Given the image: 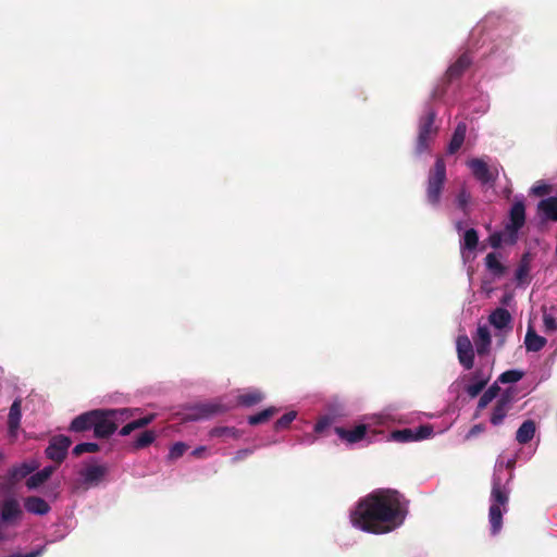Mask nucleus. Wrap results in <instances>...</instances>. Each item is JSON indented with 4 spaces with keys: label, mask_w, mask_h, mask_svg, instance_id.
<instances>
[{
    "label": "nucleus",
    "mask_w": 557,
    "mask_h": 557,
    "mask_svg": "<svg viewBox=\"0 0 557 557\" xmlns=\"http://www.w3.org/2000/svg\"><path fill=\"white\" fill-rule=\"evenodd\" d=\"M549 190L550 188L546 183H544L543 181H539L532 186L531 194L535 196H544L548 194Z\"/></svg>",
    "instance_id": "37998d69"
},
{
    "label": "nucleus",
    "mask_w": 557,
    "mask_h": 557,
    "mask_svg": "<svg viewBox=\"0 0 557 557\" xmlns=\"http://www.w3.org/2000/svg\"><path fill=\"white\" fill-rule=\"evenodd\" d=\"M478 240V234L474 228H469L463 233L460 240V250L465 263L474 259V251L476 249Z\"/></svg>",
    "instance_id": "4468645a"
},
{
    "label": "nucleus",
    "mask_w": 557,
    "mask_h": 557,
    "mask_svg": "<svg viewBox=\"0 0 557 557\" xmlns=\"http://www.w3.org/2000/svg\"><path fill=\"white\" fill-rule=\"evenodd\" d=\"M529 271H530L529 263H528V261H525L523 259L522 262L519 264V267L516 270V280H517L518 284L527 283V278L529 276Z\"/></svg>",
    "instance_id": "58836bf2"
},
{
    "label": "nucleus",
    "mask_w": 557,
    "mask_h": 557,
    "mask_svg": "<svg viewBox=\"0 0 557 557\" xmlns=\"http://www.w3.org/2000/svg\"><path fill=\"white\" fill-rule=\"evenodd\" d=\"M456 348L460 364L470 370L473 367L474 352L471 341L467 335H459L456 341Z\"/></svg>",
    "instance_id": "ddd939ff"
},
{
    "label": "nucleus",
    "mask_w": 557,
    "mask_h": 557,
    "mask_svg": "<svg viewBox=\"0 0 557 557\" xmlns=\"http://www.w3.org/2000/svg\"><path fill=\"white\" fill-rule=\"evenodd\" d=\"M38 468V462L35 460L25 461L18 466L13 467L10 470V478L13 481H18L30 473H33Z\"/></svg>",
    "instance_id": "393cba45"
},
{
    "label": "nucleus",
    "mask_w": 557,
    "mask_h": 557,
    "mask_svg": "<svg viewBox=\"0 0 557 557\" xmlns=\"http://www.w3.org/2000/svg\"><path fill=\"white\" fill-rule=\"evenodd\" d=\"M207 447L206 446H198L193 451L191 455L196 458H202L203 454L206 453Z\"/></svg>",
    "instance_id": "603ef678"
},
{
    "label": "nucleus",
    "mask_w": 557,
    "mask_h": 557,
    "mask_svg": "<svg viewBox=\"0 0 557 557\" xmlns=\"http://www.w3.org/2000/svg\"><path fill=\"white\" fill-rule=\"evenodd\" d=\"M252 453H253V450L250 449V448H245V449L237 450L234 454L233 458H232V462L236 463V462H238L240 460H244L245 458L250 456Z\"/></svg>",
    "instance_id": "49530a36"
},
{
    "label": "nucleus",
    "mask_w": 557,
    "mask_h": 557,
    "mask_svg": "<svg viewBox=\"0 0 557 557\" xmlns=\"http://www.w3.org/2000/svg\"><path fill=\"white\" fill-rule=\"evenodd\" d=\"M537 210L543 221L557 222V197H548L541 200L537 205Z\"/></svg>",
    "instance_id": "dca6fc26"
},
{
    "label": "nucleus",
    "mask_w": 557,
    "mask_h": 557,
    "mask_svg": "<svg viewBox=\"0 0 557 557\" xmlns=\"http://www.w3.org/2000/svg\"><path fill=\"white\" fill-rule=\"evenodd\" d=\"M3 460V454L2 451L0 450V462Z\"/></svg>",
    "instance_id": "6e6d98bb"
},
{
    "label": "nucleus",
    "mask_w": 557,
    "mask_h": 557,
    "mask_svg": "<svg viewBox=\"0 0 557 557\" xmlns=\"http://www.w3.org/2000/svg\"><path fill=\"white\" fill-rule=\"evenodd\" d=\"M297 412L296 411H289L282 416L274 424L275 430H283L287 429L289 424L296 419Z\"/></svg>",
    "instance_id": "e433bc0d"
},
{
    "label": "nucleus",
    "mask_w": 557,
    "mask_h": 557,
    "mask_svg": "<svg viewBox=\"0 0 557 557\" xmlns=\"http://www.w3.org/2000/svg\"><path fill=\"white\" fill-rule=\"evenodd\" d=\"M21 404L20 400H14L10 407L8 426H9V436L11 438H15L17 435V430L21 422Z\"/></svg>",
    "instance_id": "f3484780"
},
{
    "label": "nucleus",
    "mask_w": 557,
    "mask_h": 557,
    "mask_svg": "<svg viewBox=\"0 0 557 557\" xmlns=\"http://www.w3.org/2000/svg\"><path fill=\"white\" fill-rule=\"evenodd\" d=\"M469 201H470V194H469L467 190L462 189V190L458 194V196H457V205H458V207H459L461 210H463V211H465V210H466V208H467V206H468V203H469Z\"/></svg>",
    "instance_id": "c03bdc74"
},
{
    "label": "nucleus",
    "mask_w": 557,
    "mask_h": 557,
    "mask_svg": "<svg viewBox=\"0 0 557 557\" xmlns=\"http://www.w3.org/2000/svg\"><path fill=\"white\" fill-rule=\"evenodd\" d=\"M24 507L28 512L39 516L47 515L50 511V506L48 503L45 499L36 496L25 498Z\"/></svg>",
    "instance_id": "a211bd4d"
},
{
    "label": "nucleus",
    "mask_w": 557,
    "mask_h": 557,
    "mask_svg": "<svg viewBox=\"0 0 557 557\" xmlns=\"http://www.w3.org/2000/svg\"><path fill=\"white\" fill-rule=\"evenodd\" d=\"M23 511L14 498H7L0 505V542L14 537L13 529L20 523Z\"/></svg>",
    "instance_id": "39448f33"
},
{
    "label": "nucleus",
    "mask_w": 557,
    "mask_h": 557,
    "mask_svg": "<svg viewBox=\"0 0 557 557\" xmlns=\"http://www.w3.org/2000/svg\"><path fill=\"white\" fill-rule=\"evenodd\" d=\"M54 469H55L54 467L48 466V467H45L44 469H41L40 471H37L36 473L32 474L26 481V486L29 490L37 488L38 486L44 484L51 476Z\"/></svg>",
    "instance_id": "a878e982"
},
{
    "label": "nucleus",
    "mask_w": 557,
    "mask_h": 557,
    "mask_svg": "<svg viewBox=\"0 0 557 557\" xmlns=\"http://www.w3.org/2000/svg\"><path fill=\"white\" fill-rule=\"evenodd\" d=\"M277 411H278L277 408L269 407L256 414L249 416L248 423L250 425H257L260 423H264V422L269 421Z\"/></svg>",
    "instance_id": "2f4dec72"
},
{
    "label": "nucleus",
    "mask_w": 557,
    "mask_h": 557,
    "mask_svg": "<svg viewBox=\"0 0 557 557\" xmlns=\"http://www.w3.org/2000/svg\"><path fill=\"white\" fill-rule=\"evenodd\" d=\"M546 344V338L543 336H540L535 333L533 327L529 325L525 338H524V345L528 351H540Z\"/></svg>",
    "instance_id": "4be33fe9"
},
{
    "label": "nucleus",
    "mask_w": 557,
    "mask_h": 557,
    "mask_svg": "<svg viewBox=\"0 0 557 557\" xmlns=\"http://www.w3.org/2000/svg\"><path fill=\"white\" fill-rule=\"evenodd\" d=\"M234 406L233 401L223 403L222 399L200 404L188 414L191 420L205 419L212 414L221 413Z\"/></svg>",
    "instance_id": "9b49d317"
},
{
    "label": "nucleus",
    "mask_w": 557,
    "mask_h": 557,
    "mask_svg": "<svg viewBox=\"0 0 557 557\" xmlns=\"http://www.w3.org/2000/svg\"><path fill=\"white\" fill-rule=\"evenodd\" d=\"M490 324L498 331L509 330L511 323V315H488Z\"/></svg>",
    "instance_id": "f704fd0d"
},
{
    "label": "nucleus",
    "mask_w": 557,
    "mask_h": 557,
    "mask_svg": "<svg viewBox=\"0 0 557 557\" xmlns=\"http://www.w3.org/2000/svg\"><path fill=\"white\" fill-rule=\"evenodd\" d=\"M97 418H95L94 433L97 437H108L116 430L114 420L124 416L128 417V409L101 410L96 409Z\"/></svg>",
    "instance_id": "0eeeda50"
},
{
    "label": "nucleus",
    "mask_w": 557,
    "mask_h": 557,
    "mask_svg": "<svg viewBox=\"0 0 557 557\" xmlns=\"http://www.w3.org/2000/svg\"><path fill=\"white\" fill-rule=\"evenodd\" d=\"M187 449V445L183 442L173 444L169 451V459L175 460L184 455Z\"/></svg>",
    "instance_id": "79ce46f5"
},
{
    "label": "nucleus",
    "mask_w": 557,
    "mask_h": 557,
    "mask_svg": "<svg viewBox=\"0 0 557 557\" xmlns=\"http://www.w3.org/2000/svg\"><path fill=\"white\" fill-rule=\"evenodd\" d=\"M407 420L395 408H386L380 413L368 416L363 422L351 430L336 426L335 433L349 445L366 442L370 444L380 441L383 429H391L395 424L405 423Z\"/></svg>",
    "instance_id": "7ed1b4c3"
},
{
    "label": "nucleus",
    "mask_w": 557,
    "mask_h": 557,
    "mask_svg": "<svg viewBox=\"0 0 557 557\" xmlns=\"http://www.w3.org/2000/svg\"><path fill=\"white\" fill-rule=\"evenodd\" d=\"M70 446L71 440L67 436H54L51 438L48 447L46 448V455L49 459L60 463L65 458Z\"/></svg>",
    "instance_id": "f8f14e48"
},
{
    "label": "nucleus",
    "mask_w": 557,
    "mask_h": 557,
    "mask_svg": "<svg viewBox=\"0 0 557 557\" xmlns=\"http://www.w3.org/2000/svg\"><path fill=\"white\" fill-rule=\"evenodd\" d=\"M486 268L496 275H500L504 271L502 263L497 256L493 252L488 253L485 258Z\"/></svg>",
    "instance_id": "c9c22d12"
},
{
    "label": "nucleus",
    "mask_w": 557,
    "mask_h": 557,
    "mask_svg": "<svg viewBox=\"0 0 557 557\" xmlns=\"http://www.w3.org/2000/svg\"><path fill=\"white\" fill-rule=\"evenodd\" d=\"M468 168L470 169L473 176L481 184H491L493 185L497 178L498 171L495 165H488V163L483 158H473L467 162Z\"/></svg>",
    "instance_id": "9d476101"
},
{
    "label": "nucleus",
    "mask_w": 557,
    "mask_h": 557,
    "mask_svg": "<svg viewBox=\"0 0 557 557\" xmlns=\"http://www.w3.org/2000/svg\"><path fill=\"white\" fill-rule=\"evenodd\" d=\"M466 133H467V124L465 122L458 123L454 131L453 137L449 141V145H448V149H447L448 153L453 154L461 148V146L465 141V138H466Z\"/></svg>",
    "instance_id": "412c9836"
},
{
    "label": "nucleus",
    "mask_w": 557,
    "mask_h": 557,
    "mask_svg": "<svg viewBox=\"0 0 557 557\" xmlns=\"http://www.w3.org/2000/svg\"><path fill=\"white\" fill-rule=\"evenodd\" d=\"M317 441V437L311 434V433H308V434H305L302 435L299 440H298V443L300 445H306V446H310V445H313Z\"/></svg>",
    "instance_id": "8fccbe9b"
},
{
    "label": "nucleus",
    "mask_w": 557,
    "mask_h": 557,
    "mask_svg": "<svg viewBox=\"0 0 557 557\" xmlns=\"http://www.w3.org/2000/svg\"><path fill=\"white\" fill-rule=\"evenodd\" d=\"M98 449H99V446L96 443H91V442L79 443L74 447L73 454L78 456L84 453H96V451H98Z\"/></svg>",
    "instance_id": "ea45409f"
},
{
    "label": "nucleus",
    "mask_w": 557,
    "mask_h": 557,
    "mask_svg": "<svg viewBox=\"0 0 557 557\" xmlns=\"http://www.w3.org/2000/svg\"><path fill=\"white\" fill-rule=\"evenodd\" d=\"M154 440L156 433L153 431H145L135 440L133 446L135 449H141L152 444Z\"/></svg>",
    "instance_id": "72a5a7b5"
},
{
    "label": "nucleus",
    "mask_w": 557,
    "mask_h": 557,
    "mask_svg": "<svg viewBox=\"0 0 557 557\" xmlns=\"http://www.w3.org/2000/svg\"><path fill=\"white\" fill-rule=\"evenodd\" d=\"M44 549H45V546H41L40 548L34 549L29 553H25V554L15 553L8 557H39L44 553Z\"/></svg>",
    "instance_id": "de8ad7c7"
},
{
    "label": "nucleus",
    "mask_w": 557,
    "mask_h": 557,
    "mask_svg": "<svg viewBox=\"0 0 557 557\" xmlns=\"http://www.w3.org/2000/svg\"><path fill=\"white\" fill-rule=\"evenodd\" d=\"M471 63V58L468 53H463L459 59L451 64L447 70V77L451 81L457 78Z\"/></svg>",
    "instance_id": "c85d7f7f"
},
{
    "label": "nucleus",
    "mask_w": 557,
    "mask_h": 557,
    "mask_svg": "<svg viewBox=\"0 0 557 557\" xmlns=\"http://www.w3.org/2000/svg\"><path fill=\"white\" fill-rule=\"evenodd\" d=\"M485 431V425L484 424H474L469 431L468 433L466 434L465 436V440L466 441H469L471 438H474L476 437L478 435H480L481 433H483Z\"/></svg>",
    "instance_id": "a18cd8bd"
},
{
    "label": "nucleus",
    "mask_w": 557,
    "mask_h": 557,
    "mask_svg": "<svg viewBox=\"0 0 557 557\" xmlns=\"http://www.w3.org/2000/svg\"><path fill=\"white\" fill-rule=\"evenodd\" d=\"M509 407H510V404H509L508 399L497 400L496 405L493 408L492 414H491V423L493 425L502 424L508 413Z\"/></svg>",
    "instance_id": "cd10ccee"
},
{
    "label": "nucleus",
    "mask_w": 557,
    "mask_h": 557,
    "mask_svg": "<svg viewBox=\"0 0 557 557\" xmlns=\"http://www.w3.org/2000/svg\"><path fill=\"white\" fill-rule=\"evenodd\" d=\"M474 341L479 355L485 354L488 350L491 345V334L486 325L479 324Z\"/></svg>",
    "instance_id": "5701e85b"
},
{
    "label": "nucleus",
    "mask_w": 557,
    "mask_h": 557,
    "mask_svg": "<svg viewBox=\"0 0 557 557\" xmlns=\"http://www.w3.org/2000/svg\"><path fill=\"white\" fill-rule=\"evenodd\" d=\"M97 414L98 413L95 412V410H90L77 416L71 422L70 430L73 432H83L89 429H94L95 418H97Z\"/></svg>",
    "instance_id": "2eb2a0df"
},
{
    "label": "nucleus",
    "mask_w": 557,
    "mask_h": 557,
    "mask_svg": "<svg viewBox=\"0 0 557 557\" xmlns=\"http://www.w3.org/2000/svg\"><path fill=\"white\" fill-rule=\"evenodd\" d=\"M490 108L488 96L485 94H480L478 97L473 98L468 104V110L472 113L484 114L487 112Z\"/></svg>",
    "instance_id": "7c9ffc66"
},
{
    "label": "nucleus",
    "mask_w": 557,
    "mask_h": 557,
    "mask_svg": "<svg viewBox=\"0 0 557 557\" xmlns=\"http://www.w3.org/2000/svg\"><path fill=\"white\" fill-rule=\"evenodd\" d=\"M436 112L426 107L423 115L419 120L418 139L416 146V153L422 154L430 149L432 140L437 135V127L434 126Z\"/></svg>",
    "instance_id": "423d86ee"
},
{
    "label": "nucleus",
    "mask_w": 557,
    "mask_h": 557,
    "mask_svg": "<svg viewBox=\"0 0 557 557\" xmlns=\"http://www.w3.org/2000/svg\"><path fill=\"white\" fill-rule=\"evenodd\" d=\"M488 381V375L475 372L469 384L466 386L467 394L470 397H476L483 391Z\"/></svg>",
    "instance_id": "aec40b11"
},
{
    "label": "nucleus",
    "mask_w": 557,
    "mask_h": 557,
    "mask_svg": "<svg viewBox=\"0 0 557 557\" xmlns=\"http://www.w3.org/2000/svg\"><path fill=\"white\" fill-rule=\"evenodd\" d=\"M406 515V502L398 492L377 490L359 500L350 521L361 531L384 534L401 525Z\"/></svg>",
    "instance_id": "f257e3e1"
},
{
    "label": "nucleus",
    "mask_w": 557,
    "mask_h": 557,
    "mask_svg": "<svg viewBox=\"0 0 557 557\" xmlns=\"http://www.w3.org/2000/svg\"><path fill=\"white\" fill-rule=\"evenodd\" d=\"M544 326L546 331L557 330V321L554 315H544Z\"/></svg>",
    "instance_id": "09e8293b"
},
{
    "label": "nucleus",
    "mask_w": 557,
    "mask_h": 557,
    "mask_svg": "<svg viewBox=\"0 0 557 557\" xmlns=\"http://www.w3.org/2000/svg\"><path fill=\"white\" fill-rule=\"evenodd\" d=\"M494 397V394H492L490 391L485 392L480 400H479V407L484 408Z\"/></svg>",
    "instance_id": "3c124183"
},
{
    "label": "nucleus",
    "mask_w": 557,
    "mask_h": 557,
    "mask_svg": "<svg viewBox=\"0 0 557 557\" xmlns=\"http://www.w3.org/2000/svg\"><path fill=\"white\" fill-rule=\"evenodd\" d=\"M433 435V428L430 425H420L416 429H404L393 431L389 435L384 433L380 435V440L386 438L388 441L409 443L429 438Z\"/></svg>",
    "instance_id": "1a4fd4ad"
},
{
    "label": "nucleus",
    "mask_w": 557,
    "mask_h": 557,
    "mask_svg": "<svg viewBox=\"0 0 557 557\" xmlns=\"http://www.w3.org/2000/svg\"><path fill=\"white\" fill-rule=\"evenodd\" d=\"M263 398H264V395L261 391H259L257 388H250V389H247V391L240 393L237 396V404L246 406V407H250V406H253V405L262 401Z\"/></svg>",
    "instance_id": "bb28decb"
},
{
    "label": "nucleus",
    "mask_w": 557,
    "mask_h": 557,
    "mask_svg": "<svg viewBox=\"0 0 557 557\" xmlns=\"http://www.w3.org/2000/svg\"><path fill=\"white\" fill-rule=\"evenodd\" d=\"M334 417L331 416L321 417L314 425V432L317 434H322L326 429H329L334 423Z\"/></svg>",
    "instance_id": "a19ab883"
},
{
    "label": "nucleus",
    "mask_w": 557,
    "mask_h": 557,
    "mask_svg": "<svg viewBox=\"0 0 557 557\" xmlns=\"http://www.w3.org/2000/svg\"><path fill=\"white\" fill-rule=\"evenodd\" d=\"M456 228L460 232L462 230V222H457Z\"/></svg>",
    "instance_id": "5fc2aeb1"
},
{
    "label": "nucleus",
    "mask_w": 557,
    "mask_h": 557,
    "mask_svg": "<svg viewBox=\"0 0 557 557\" xmlns=\"http://www.w3.org/2000/svg\"><path fill=\"white\" fill-rule=\"evenodd\" d=\"M156 416L154 414H148L146 417H143V418H139L137 420H134L127 424H125L121 430H120V435L122 436H127L129 435L133 431L137 430V429H141L148 424H150L153 420H154Z\"/></svg>",
    "instance_id": "c756f323"
},
{
    "label": "nucleus",
    "mask_w": 557,
    "mask_h": 557,
    "mask_svg": "<svg viewBox=\"0 0 557 557\" xmlns=\"http://www.w3.org/2000/svg\"><path fill=\"white\" fill-rule=\"evenodd\" d=\"M106 472H107L106 467L90 465V466L85 467L81 471V476L83 478L85 483L96 484L104 476Z\"/></svg>",
    "instance_id": "6ab92c4d"
},
{
    "label": "nucleus",
    "mask_w": 557,
    "mask_h": 557,
    "mask_svg": "<svg viewBox=\"0 0 557 557\" xmlns=\"http://www.w3.org/2000/svg\"><path fill=\"white\" fill-rule=\"evenodd\" d=\"M209 434L211 437H223V436L233 437V438L240 437V432L236 428H233V426L214 428L210 431Z\"/></svg>",
    "instance_id": "473e14b6"
},
{
    "label": "nucleus",
    "mask_w": 557,
    "mask_h": 557,
    "mask_svg": "<svg viewBox=\"0 0 557 557\" xmlns=\"http://www.w3.org/2000/svg\"><path fill=\"white\" fill-rule=\"evenodd\" d=\"M491 313H497V314H500V313H508V311L504 308H496L495 310H493Z\"/></svg>",
    "instance_id": "864d4df0"
},
{
    "label": "nucleus",
    "mask_w": 557,
    "mask_h": 557,
    "mask_svg": "<svg viewBox=\"0 0 557 557\" xmlns=\"http://www.w3.org/2000/svg\"><path fill=\"white\" fill-rule=\"evenodd\" d=\"M525 223V206L523 197H516L510 210L509 220L505 230L491 236L493 247H498L502 243L515 244L518 239V233Z\"/></svg>",
    "instance_id": "20e7f679"
},
{
    "label": "nucleus",
    "mask_w": 557,
    "mask_h": 557,
    "mask_svg": "<svg viewBox=\"0 0 557 557\" xmlns=\"http://www.w3.org/2000/svg\"><path fill=\"white\" fill-rule=\"evenodd\" d=\"M535 431V422L533 420H525L517 430V442L521 445L529 443L534 437Z\"/></svg>",
    "instance_id": "b1692460"
},
{
    "label": "nucleus",
    "mask_w": 557,
    "mask_h": 557,
    "mask_svg": "<svg viewBox=\"0 0 557 557\" xmlns=\"http://www.w3.org/2000/svg\"><path fill=\"white\" fill-rule=\"evenodd\" d=\"M446 181V166L442 158L435 162L434 169L430 171L428 177L426 198L428 201L436 206L440 203L442 188Z\"/></svg>",
    "instance_id": "6e6552de"
},
{
    "label": "nucleus",
    "mask_w": 557,
    "mask_h": 557,
    "mask_svg": "<svg viewBox=\"0 0 557 557\" xmlns=\"http://www.w3.org/2000/svg\"><path fill=\"white\" fill-rule=\"evenodd\" d=\"M515 463V458L505 460L502 457H499L495 463L488 510V521L493 535L502 530L503 516L508 510L510 494L509 483L513 476L511 469Z\"/></svg>",
    "instance_id": "f03ea898"
},
{
    "label": "nucleus",
    "mask_w": 557,
    "mask_h": 557,
    "mask_svg": "<svg viewBox=\"0 0 557 557\" xmlns=\"http://www.w3.org/2000/svg\"><path fill=\"white\" fill-rule=\"evenodd\" d=\"M522 372L519 370H508L500 374L499 382L502 383H516L522 379Z\"/></svg>",
    "instance_id": "4c0bfd02"
}]
</instances>
